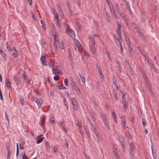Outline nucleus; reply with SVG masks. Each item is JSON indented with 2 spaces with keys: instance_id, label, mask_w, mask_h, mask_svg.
Wrapping results in <instances>:
<instances>
[{
  "instance_id": "f257e3e1",
  "label": "nucleus",
  "mask_w": 159,
  "mask_h": 159,
  "mask_svg": "<svg viewBox=\"0 0 159 159\" xmlns=\"http://www.w3.org/2000/svg\"><path fill=\"white\" fill-rule=\"evenodd\" d=\"M130 148L129 152L130 155L133 156L135 153V147L133 142H132L129 144Z\"/></svg>"
},
{
  "instance_id": "f03ea898",
  "label": "nucleus",
  "mask_w": 159,
  "mask_h": 159,
  "mask_svg": "<svg viewBox=\"0 0 159 159\" xmlns=\"http://www.w3.org/2000/svg\"><path fill=\"white\" fill-rule=\"evenodd\" d=\"M121 24L119 23L117 24V27L116 30V33L118 34L119 36V38L120 39H122V37L121 36Z\"/></svg>"
},
{
  "instance_id": "7ed1b4c3",
  "label": "nucleus",
  "mask_w": 159,
  "mask_h": 159,
  "mask_svg": "<svg viewBox=\"0 0 159 159\" xmlns=\"http://www.w3.org/2000/svg\"><path fill=\"white\" fill-rule=\"evenodd\" d=\"M45 56H46L47 58L48 57V56L47 54H45L44 55L42 56L41 57V58H40L41 61L42 62V65H44L45 66H46L47 65V63L45 60Z\"/></svg>"
},
{
  "instance_id": "20e7f679",
  "label": "nucleus",
  "mask_w": 159,
  "mask_h": 159,
  "mask_svg": "<svg viewBox=\"0 0 159 159\" xmlns=\"http://www.w3.org/2000/svg\"><path fill=\"white\" fill-rule=\"evenodd\" d=\"M102 116L103 118V120L104 121L106 126L108 129H110V126L109 125V123L107 121L106 115H102Z\"/></svg>"
},
{
  "instance_id": "39448f33",
  "label": "nucleus",
  "mask_w": 159,
  "mask_h": 159,
  "mask_svg": "<svg viewBox=\"0 0 159 159\" xmlns=\"http://www.w3.org/2000/svg\"><path fill=\"white\" fill-rule=\"evenodd\" d=\"M66 31L68 33V34L72 38H74L75 37V34L72 30L70 29L67 30Z\"/></svg>"
},
{
  "instance_id": "423d86ee",
  "label": "nucleus",
  "mask_w": 159,
  "mask_h": 159,
  "mask_svg": "<svg viewBox=\"0 0 159 159\" xmlns=\"http://www.w3.org/2000/svg\"><path fill=\"white\" fill-rule=\"evenodd\" d=\"M52 71L54 74H57L59 75H61L63 73L61 70L56 68H53Z\"/></svg>"
},
{
  "instance_id": "0eeeda50",
  "label": "nucleus",
  "mask_w": 159,
  "mask_h": 159,
  "mask_svg": "<svg viewBox=\"0 0 159 159\" xmlns=\"http://www.w3.org/2000/svg\"><path fill=\"white\" fill-rule=\"evenodd\" d=\"M0 54L2 56L4 60L5 61L6 59V54L5 53L2 49L0 47Z\"/></svg>"
},
{
  "instance_id": "6e6552de",
  "label": "nucleus",
  "mask_w": 159,
  "mask_h": 159,
  "mask_svg": "<svg viewBox=\"0 0 159 159\" xmlns=\"http://www.w3.org/2000/svg\"><path fill=\"white\" fill-rule=\"evenodd\" d=\"M128 51L130 55V56H132L134 54V53L133 52V49L131 48L130 44L128 45Z\"/></svg>"
},
{
  "instance_id": "1a4fd4ad",
  "label": "nucleus",
  "mask_w": 159,
  "mask_h": 159,
  "mask_svg": "<svg viewBox=\"0 0 159 159\" xmlns=\"http://www.w3.org/2000/svg\"><path fill=\"white\" fill-rule=\"evenodd\" d=\"M120 118L121 119L122 125L123 128H125L126 124V120L124 117H121Z\"/></svg>"
},
{
  "instance_id": "9d476101",
  "label": "nucleus",
  "mask_w": 159,
  "mask_h": 159,
  "mask_svg": "<svg viewBox=\"0 0 159 159\" xmlns=\"http://www.w3.org/2000/svg\"><path fill=\"white\" fill-rule=\"evenodd\" d=\"M119 141L122 146L125 145V142L122 136L120 135V136Z\"/></svg>"
},
{
  "instance_id": "9b49d317",
  "label": "nucleus",
  "mask_w": 159,
  "mask_h": 159,
  "mask_svg": "<svg viewBox=\"0 0 159 159\" xmlns=\"http://www.w3.org/2000/svg\"><path fill=\"white\" fill-rule=\"evenodd\" d=\"M113 37L114 40L116 41V44H117V45H118V43H119V42H121L120 40H121L122 39H120L119 38V39H118L116 37V34H114L113 35Z\"/></svg>"
},
{
  "instance_id": "f8f14e48",
  "label": "nucleus",
  "mask_w": 159,
  "mask_h": 159,
  "mask_svg": "<svg viewBox=\"0 0 159 159\" xmlns=\"http://www.w3.org/2000/svg\"><path fill=\"white\" fill-rule=\"evenodd\" d=\"M122 103L123 107L125 109L128 108V103L125 100H123L122 102Z\"/></svg>"
},
{
  "instance_id": "ddd939ff",
  "label": "nucleus",
  "mask_w": 159,
  "mask_h": 159,
  "mask_svg": "<svg viewBox=\"0 0 159 159\" xmlns=\"http://www.w3.org/2000/svg\"><path fill=\"white\" fill-rule=\"evenodd\" d=\"M11 82L9 79H8L7 80L6 86L8 89L11 90Z\"/></svg>"
},
{
  "instance_id": "4468645a",
  "label": "nucleus",
  "mask_w": 159,
  "mask_h": 159,
  "mask_svg": "<svg viewBox=\"0 0 159 159\" xmlns=\"http://www.w3.org/2000/svg\"><path fill=\"white\" fill-rule=\"evenodd\" d=\"M58 44L59 48L61 49H64L65 47L64 45V42L62 41H61V42H58Z\"/></svg>"
},
{
  "instance_id": "2eb2a0df",
  "label": "nucleus",
  "mask_w": 159,
  "mask_h": 159,
  "mask_svg": "<svg viewBox=\"0 0 159 159\" xmlns=\"http://www.w3.org/2000/svg\"><path fill=\"white\" fill-rule=\"evenodd\" d=\"M35 102L37 103V104L39 107L41 106V104L43 103L41 99H36Z\"/></svg>"
},
{
  "instance_id": "dca6fc26",
  "label": "nucleus",
  "mask_w": 159,
  "mask_h": 159,
  "mask_svg": "<svg viewBox=\"0 0 159 159\" xmlns=\"http://www.w3.org/2000/svg\"><path fill=\"white\" fill-rule=\"evenodd\" d=\"M14 80L15 81V84L18 86L20 83V81L17 76H14Z\"/></svg>"
},
{
  "instance_id": "f3484780",
  "label": "nucleus",
  "mask_w": 159,
  "mask_h": 159,
  "mask_svg": "<svg viewBox=\"0 0 159 159\" xmlns=\"http://www.w3.org/2000/svg\"><path fill=\"white\" fill-rule=\"evenodd\" d=\"M44 138V137H42V138H37V137L36 138V139H37V142L36 143L37 144L39 143L42 142V141H43V139Z\"/></svg>"
},
{
  "instance_id": "a211bd4d",
  "label": "nucleus",
  "mask_w": 159,
  "mask_h": 159,
  "mask_svg": "<svg viewBox=\"0 0 159 159\" xmlns=\"http://www.w3.org/2000/svg\"><path fill=\"white\" fill-rule=\"evenodd\" d=\"M71 100L73 105H76L77 104H78L77 101L74 98H71Z\"/></svg>"
},
{
  "instance_id": "6ab92c4d",
  "label": "nucleus",
  "mask_w": 159,
  "mask_h": 159,
  "mask_svg": "<svg viewBox=\"0 0 159 159\" xmlns=\"http://www.w3.org/2000/svg\"><path fill=\"white\" fill-rule=\"evenodd\" d=\"M40 121L41 122V124H40L41 125V126L42 127H43L44 124L45 123V118L43 116L42 117V119H41Z\"/></svg>"
},
{
  "instance_id": "aec40b11",
  "label": "nucleus",
  "mask_w": 159,
  "mask_h": 159,
  "mask_svg": "<svg viewBox=\"0 0 159 159\" xmlns=\"http://www.w3.org/2000/svg\"><path fill=\"white\" fill-rule=\"evenodd\" d=\"M23 159H28L27 156L25 155V152L21 153Z\"/></svg>"
},
{
  "instance_id": "412c9836",
  "label": "nucleus",
  "mask_w": 159,
  "mask_h": 159,
  "mask_svg": "<svg viewBox=\"0 0 159 159\" xmlns=\"http://www.w3.org/2000/svg\"><path fill=\"white\" fill-rule=\"evenodd\" d=\"M118 45L119 46V47L120 48V53H123V47H122V46L121 45V43L119 42V43H118Z\"/></svg>"
},
{
  "instance_id": "4be33fe9",
  "label": "nucleus",
  "mask_w": 159,
  "mask_h": 159,
  "mask_svg": "<svg viewBox=\"0 0 159 159\" xmlns=\"http://www.w3.org/2000/svg\"><path fill=\"white\" fill-rule=\"evenodd\" d=\"M97 137V140L98 142H99L100 141V138L99 135V133L98 132H95V133Z\"/></svg>"
},
{
  "instance_id": "5701e85b",
  "label": "nucleus",
  "mask_w": 159,
  "mask_h": 159,
  "mask_svg": "<svg viewBox=\"0 0 159 159\" xmlns=\"http://www.w3.org/2000/svg\"><path fill=\"white\" fill-rule=\"evenodd\" d=\"M24 79L25 80V82L27 83V84H28L29 83L30 80L28 79V77L26 75H24Z\"/></svg>"
},
{
  "instance_id": "b1692460",
  "label": "nucleus",
  "mask_w": 159,
  "mask_h": 159,
  "mask_svg": "<svg viewBox=\"0 0 159 159\" xmlns=\"http://www.w3.org/2000/svg\"><path fill=\"white\" fill-rule=\"evenodd\" d=\"M89 39L91 40L93 45L95 44V41L94 39V37L93 36H90L89 37Z\"/></svg>"
},
{
  "instance_id": "393cba45",
  "label": "nucleus",
  "mask_w": 159,
  "mask_h": 159,
  "mask_svg": "<svg viewBox=\"0 0 159 159\" xmlns=\"http://www.w3.org/2000/svg\"><path fill=\"white\" fill-rule=\"evenodd\" d=\"M25 143V142L23 141L20 143L19 144V147L20 149H23L24 148V145Z\"/></svg>"
},
{
  "instance_id": "a878e982",
  "label": "nucleus",
  "mask_w": 159,
  "mask_h": 159,
  "mask_svg": "<svg viewBox=\"0 0 159 159\" xmlns=\"http://www.w3.org/2000/svg\"><path fill=\"white\" fill-rule=\"evenodd\" d=\"M20 100L21 103L22 105L24 104V100L23 97L22 96H20L19 98Z\"/></svg>"
},
{
  "instance_id": "bb28decb",
  "label": "nucleus",
  "mask_w": 159,
  "mask_h": 159,
  "mask_svg": "<svg viewBox=\"0 0 159 159\" xmlns=\"http://www.w3.org/2000/svg\"><path fill=\"white\" fill-rule=\"evenodd\" d=\"M79 75L80 78H81V81L84 84H85V78L83 76H81L80 73H79Z\"/></svg>"
},
{
  "instance_id": "cd10ccee",
  "label": "nucleus",
  "mask_w": 159,
  "mask_h": 159,
  "mask_svg": "<svg viewBox=\"0 0 159 159\" xmlns=\"http://www.w3.org/2000/svg\"><path fill=\"white\" fill-rule=\"evenodd\" d=\"M92 124V125H91V130L93 132H94V133H95V132H98L97 131H96V129L95 128V127L93 126V124Z\"/></svg>"
},
{
  "instance_id": "c85d7f7f",
  "label": "nucleus",
  "mask_w": 159,
  "mask_h": 159,
  "mask_svg": "<svg viewBox=\"0 0 159 159\" xmlns=\"http://www.w3.org/2000/svg\"><path fill=\"white\" fill-rule=\"evenodd\" d=\"M6 44L7 49H8V51L11 52L12 51V49L10 47V45L8 44V43L7 42L6 43Z\"/></svg>"
},
{
  "instance_id": "c756f323",
  "label": "nucleus",
  "mask_w": 159,
  "mask_h": 159,
  "mask_svg": "<svg viewBox=\"0 0 159 159\" xmlns=\"http://www.w3.org/2000/svg\"><path fill=\"white\" fill-rule=\"evenodd\" d=\"M113 95L115 98V99L116 101H118V98L117 96V93L115 91H114L113 92Z\"/></svg>"
},
{
  "instance_id": "7c9ffc66",
  "label": "nucleus",
  "mask_w": 159,
  "mask_h": 159,
  "mask_svg": "<svg viewBox=\"0 0 159 159\" xmlns=\"http://www.w3.org/2000/svg\"><path fill=\"white\" fill-rule=\"evenodd\" d=\"M118 13L120 14V16L122 18H124L125 16V15L121 11H120L119 10L117 11Z\"/></svg>"
},
{
  "instance_id": "2f4dec72",
  "label": "nucleus",
  "mask_w": 159,
  "mask_h": 159,
  "mask_svg": "<svg viewBox=\"0 0 159 159\" xmlns=\"http://www.w3.org/2000/svg\"><path fill=\"white\" fill-rule=\"evenodd\" d=\"M113 83H114L115 86L117 88V89H118L119 88V87L117 86V83L116 80H115L114 79H113Z\"/></svg>"
},
{
  "instance_id": "473e14b6",
  "label": "nucleus",
  "mask_w": 159,
  "mask_h": 159,
  "mask_svg": "<svg viewBox=\"0 0 159 159\" xmlns=\"http://www.w3.org/2000/svg\"><path fill=\"white\" fill-rule=\"evenodd\" d=\"M111 13L117 19V15H116V11L115 10L112 11Z\"/></svg>"
},
{
  "instance_id": "72a5a7b5",
  "label": "nucleus",
  "mask_w": 159,
  "mask_h": 159,
  "mask_svg": "<svg viewBox=\"0 0 159 159\" xmlns=\"http://www.w3.org/2000/svg\"><path fill=\"white\" fill-rule=\"evenodd\" d=\"M76 48L79 50L81 44L78 41L76 42Z\"/></svg>"
},
{
  "instance_id": "f704fd0d",
  "label": "nucleus",
  "mask_w": 159,
  "mask_h": 159,
  "mask_svg": "<svg viewBox=\"0 0 159 159\" xmlns=\"http://www.w3.org/2000/svg\"><path fill=\"white\" fill-rule=\"evenodd\" d=\"M42 25V27H43V29L44 31H45L46 29V28L44 27L45 24L43 23V20H41L40 21Z\"/></svg>"
},
{
  "instance_id": "c9c22d12",
  "label": "nucleus",
  "mask_w": 159,
  "mask_h": 159,
  "mask_svg": "<svg viewBox=\"0 0 159 159\" xmlns=\"http://www.w3.org/2000/svg\"><path fill=\"white\" fill-rule=\"evenodd\" d=\"M58 124L60 126H61L62 128L65 126L64 120L62 121L61 122L59 123Z\"/></svg>"
},
{
  "instance_id": "e433bc0d",
  "label": "nucleus",
  "mask_w": 159,
  "mask_h": 159,
  "mask_svg": "<svg viewBox=\"0 0 159 159\" xmlns=\"http://www.w3.org/2000/svg\"><path fill=\"white\" fill-rule=\"evenodd\" d=\"M122 18L123 19V20L125 23L126 24V26L128 27V24L126 18L124 17V18Z\"/></svg>"
},
{
  "instance_id": "4c0bfd02",
  "label": "nucleus",
  "mask_w": 159,
  "mask_h": 159,
  "mask_svg": "<svg viewBox=\"0 0 159 159\" xmlns=\"http://www.w3.org/2000/svg\"><path fill=\"white\" fill-rule=\"evenodd\" d=\"M6 149L7 151L10 150V144L8 142H7L6 143Z\"/></svg>"
},
{
  "instance_id": "58836bf2",
  "label": "nucleus",
  "mask_w": 159,
  "mask_h": 159,
  "mask_svg": "<svg viewBox=\"0 0 159 159\" xmlns=\"http://www.w3.org/2000/svg\"><path fill=\"white\" fill-rule=\"evenodd\" d=\"M142 123L143 126V128H145V126L146 125V120L144 119H142Z\"/></svg>"
},
{
  "instance_id": "ea45409f",
  "label": "nucleus",
  "mask_w": 159,
  "mask_h": 159,
  "mask_svg": "<svg viewBox=\"0 0 159 159\" xmlns=\"http://www.w3.org/2000/svg\"><path fill=\"white\" fill-rule=\"evenodd\" d=\"M48 64L49 66L51 68L52 67H54V65L52 64V63L51 61V60H50V61L48 62Z\"/></svg>"
},
{
  "instance_id": "a19ab883",
  "label": "nucleus",
  "mask_w": 159,
  "mask_h": 159,
  "mask_svg": "<svg viewBox=\"0 0 159 159\" xmlns=\"http://www.w3.org/2000/svg\"><path fill=\"white\" fill-rule=\"evenodd\" d=\"M12 55L14 57H16L18 56L17 52H13L12 53Z\"/></svg>"
},
{
  "instance_id": "79ce46f5",
  "label": "nucleus",
  "mask_w": 159,
  "mask_h": 159,
  "mask_svg": "<svg viewBox=\"0 0 159 159\" xmlns=\"http://www.w3.org/2000/svg\"><path fill=\"white\" fill-rule=\"evenodd\" d=\"M57 86L58 87V89H66V88L63 85H58Z\"/></svg>"
},
{
  "instance_id": "37998d69",
  "label": "nucleus",
  "mask_w": 159,
  "mask_h": 159,
  "mask_svg": "<svg viewBox=\"0 0 159 159\" xmlns=\"http://www.w3.org/2000/svg\"><path fill=\"white\" fill-rule=\"evenodd\" d=\"M50 121L51 122V123L52 124H54L55 122V120L54 119V118H53V117H51V118H50Z\"/></svg>"
},
{
  "instance_id": "c03bdc74",
  "label": "nucleus",
  "mask_w": 159,
  "mask_h": 159,
  "mask_svg": "<svg viewBox=\"0 0 159 159\" xmlns=\"http://www.w3.org/2000/svg\"><path fill=\"white\" fill-rule=\"evenodd\" d=\"M91 50L93 52V54H95L96 53L95 48L94 46H93L91 47Z\"/></svg>"
},
{
  "instance_id": "a18cd8bd",
  "label": "nucleus",
  "mask_w": 159,
  "mask_h": 159,
  "mask_svg": "<svg viewBox=\"0 0 159 159\" xmlns=\"http://www.w3.org/2000/svg\"><path fill=\"white\" fill-rule=\"evenodd\" d=\"M56 20V25H58L59 27H60L61 26V24L59 21L58 19H57Z\"/></svg>"
},
{
  "instance_id": "49530a36",
  "label": "nucleus",
  "mask_w": 159,
  "mask_h": 159,
  "mask_svg": "<svg viewBox=\"0 0 159 159\" xmlns=\"http://www.w3.org/2000/svg\"><path fill=\"white\" fill-rule=\"evenodd\" d=\"M60 15L61 16V18L62 19H65V16L64 15V13L63 11H61V12H60Z\"/></svg>"
},
{
  "instance_id": "de8ad7c7",
  "label": "nucleus",
  "mask_w": 159,
  "mask_h": 159,
  "mask_svg": "<svg viewBox=\"0 0 159 159\" xmlns=\"http://www.w3.org/2000/svg\"><path fill=\"white\" fill-rule=\"evenodd\" d=\"M46 146L47 150L48 151H49L50 149V146H49V143L47 142L46 143Z\"/></svg>"
},
{
  "instance_id": "09e8293b",
  "label": "nucleus",
  "mask_w": 159,
  "mask_h": 159,
  "mask_svg": "<svg viewBox=\"0 0 159 159\" xmlns=\"http://www.w3.org/2000/svg\"><path fill=\"white\" fill-rule=\"evenodd\" d=\"M83 53H84V55L85 56H86L87 57H88V56H89V54L88 53V52L87 51H86L85 50H84V51Z\"/></svg>"
},
{
  "instance_id": "8fccbe9b",
  "label": "nucleus",
  "mask_w": 159,
  "mask_h": 159,
  "mask_svg": "<svg viewBox=\"0 0 159 159\" xmlns=\"http://www.w3.org/2000/svg\"><path fill=\"white\" fill-rule=\"evenodd\" d=\"M68 80L67 79H65L64 80V83H65V84L66 86H68Z\"/></svg>"
},
{
  "instance_id": "3c124183",
  "label": "nucleus",
  "mask_w": 159,
  "mask_h": 159,
  "mask_svg": "<svg viewBox=\"0 0 159 159\" xmlns=\"http://www.w3.org/2000/svg\"><path fill=\"white\" fill-rule=\"evenodd\" d=\"M74 105V109L76 110H78L79 109V107L78 106V104L76 105Z\"/></svg>"
},
{
  "instance_id": "603ef678",
  "label": "nucleus",
  "mask_w": 159,
  "mask_h": 159,
  "mask_svg": "<svg viewBox=\"0 0 159 159\" xmlns=\"http://www.w3.org/2000/svg\"><path fill=\"white\" fill-rule=\"evenodd\" d=\"M91 117L92 118V120L93 121L96 120V119L95 117V114L94 113H93L91 115Z\"/></svg>"
},
{
  "instance_id": "864d4df0",
  "label": "nucleus",
  "mask_w": 159,
  "mask_h": 159,
  "mask_svg": "<svg viewBox=\"0 0 159 159\" xmlns=\"http://www.w3.org/2000/svg\"><path fill=\"white\" fill-rule=\"evenodd\" d=\"M105 17L107 21L108 22H110V19L107 13L106 14V16H105Z\"/></svg>"
},
{
  "instance_id": "5fc2aeb1",
  "label": "nucleus",
  "mask_w": 159,
  "mask_h": 159,
  "mask_svg": "<svg viewBox=\"0 0 159 159\" xmlns=\"http://www.w3.org/2000/svg\"><path fill=\"white\" fill-rule=\"evenodd\" d=\"M57 8L58 10L59 11L60 13L61 11H63L62 10L61 8V6L60 5H57Z\"/></svg>"
},
{
  "instance_id": "6e6d98bb",
  "label": "nucleus",
  "mask_w": 159,
  "mask_h": 159,
  "mask_svg": "<svg viewBox=\"0 0 159 159\" xmlns=\"http://www.w3.org/2000/svg\"><path fill=\"white\" fill-rule=\"evenodd\" d=\"M85 132L86 134H87L88 135V137H89V130L88 129L86 128H84Z\"/></svg>"
},
{
  "instance_id": "4d7b16f0",
  "label": "nucleus",
  "mask_w": 159,
  "mask_h": 159,
  "mask_svg": "<svg viewBox=\"0 0 159 159\" xmlns=\"http://www.w3.org/2000/svg\"><path fill=\"white\" fill-rule=\"evenodd\" d=\"M98 73L100 75H101L102 76V77H103V74H102V70H101V69L98 70Z\"/></svg>"
},
{
  "instance_id": "13d9d810",
  "label": "nucleus",
  "mask_w": 159,
  "mask_h": 159,
  "mask_svg": "<svg viewBox=\"0 0 159 159\" xmlns=\"http://www.w3.org/2000/svg\"><path fill=\"white\" fill-rule=\"evenodd\" d=\"M58 41V39L57 38V36H56V35H54V42H56Z\"/></svg>"
},
{
  "instance_id": "bf43d9fd",
  "label": "nucleus",
  "mask_w": 159,
  "mask_h": 159,
  "mask_svg": "<svg viewBox=\"0 0 159 159\" xmlns=\"http://www.w3.org/2000/svg\"><path fill=\"white\" fill-rule=\"evenodd\" d=\"M65 145L67 148H69V143L66 140L65 143Z\"/></svg>"
},
{
  "instance_id": "052dcab7",
  "label": "nucleus",
  "mask_w": 159,
  "mask_h": 159,
  "mask_svg": "<svg viewBox=\"0 0 159 159\" xmlns=\"http://www.w3.org/2000/svg\"><path fill=\"white\" fill-rule=\"evenodd\" d=\"M126 40L127 43V44H130V42L129 41V37L126 38Z\"/></svg>"
},
{
  "instance_id": "680f3d73",
  "label": "nucleus",
  "mask_w": 159,
  "mask_h": 159,
  "mask_svg": "<svg viewBox=\"0 0 159 159\" xmlns=\"http://www.w3.org/2000/svg\"><path fill=\"white\" fill-rule=\"evenodd\" d=\"M59 77L57 75L53 77L54 80L55 81L58 80H59Z\"/></svg>"
},
{
  "instance_id": "e2e57ef3",
  "label": "nucleus",
  "mask_w": 159,
  "mask_h": 159,
  "mask_svg": "<svg viewBox=\"0 0 159 159\" xmlns=\"http://www.w3.org/2000/svg\"><path fill=\"white\" fill-rule=\"evenodd\" d=\"M11 154V152H7V159H10V155Z\"/></svg>"
},
{
  "instance_id": "0e129e2a",
  "label": "nucleus",
  "mask_w": 159,
  "mask_h": 159,
  "mask_svg": "<svg viewBox=\"0 0 159 159\" xmlns=\"http://www.w3.org/2000/svg\"><path fill=\"white\" fill-rule=\"evenodd\" d=\"M58 148L56 147H54L53 148V151L54 152H57V151Z\"/></svg>"
},
{
  "instance_id": "69168bd1",
  "label": "nucleus",
  "mask_w": 159,
  "mask_h": 159,
  "mask_svg": "<svg viewBox=\"0 0 159 159\" xmlns=\"http://www.w3.org/2000/svg\"><path fill=\"white\" fill-rule=\"evenodd\" d=\"M53 43H54L55 48V50H56V51H57V44H56V43L54 42Z\"/></svg>"
},
{
  "instance_id": "338daca9",
  "label": "nucleus",
  "mask_w": 159,
  "mask_h": 159,
  "mask_svg": "<svg viewBox=\"0 0 159 159\" xmlns=\"http://www.w3.org/2000/svg\"><path fill=\"white\" fill-rule=\"evenodd\" d=\"M65 20V22H64L63 23V24L65 26H67V23L68 22L67 21L66 19H65L64 20Z\"/></svg>"
},
{
  "instance_id": "774afa93",
  "label": "nucleus",
  "mask_w": 159,
  "mask_h": 159,
  "mask_svg": "<svg viewBox=\"0 0 159 159\" xmlns=\"http://www.w3.org/2000/svg\"><path fill=\"white\" fill-rule=\"evenodd\" d=\"M142 55L147 61L149 59V58L147 56H146L145 54H143V53L142 54Z\"/></svg>"
}]
</instances>
